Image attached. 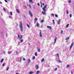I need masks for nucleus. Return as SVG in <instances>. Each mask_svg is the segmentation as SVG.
<instances>
[{"label":"nucleus","mask_w":74,"mask_h":74,"mask_svg":"<svg viewBox=\"0 0 74 74\" xmlns=\"http://www.w3.org/2000/svg\"><path fill=\"white\" fill-rule=\"evenodd\" d=\"M22 23V22L20 21L19 24V27L21 32H23V26Z\"/></svg>","instance_id":"nucleus-1"},{"label":"nucleus","mask_w":74,"mask_h":74,"mask_svg":"<svg viewBox=\"0 0 74 74\" xmlns=\"http://www.w3.org/2000/svg\"><path fill=\"white\" fill-rule=\"evenodd\" d=\"M18 38H19V39H20V40H21V39H22V38L23 37V36H22V35H21L20 37V35L19 34H18Z\"/></svg>","instance_id":"nucleus-2"},{"label":"nucleus","mask_w":74,"mask_h":74,"mask_svg":"<svg viewBox=\"0 0 74 74\" xmlns=\"http://www.w3.org/2000/svg\"><path fill=\"white\" fill-rule=\"evenodd\" d=\"M47 5H46L43 8H42V10L43 11H46V10L45 8H47Z\"/></svg>","instance_id":"nucleus-3"},{"label":"nucleus","mask_w":74,"mask_h":74,"mask_svg":"<svg viewBox=\"0 0 74 74\" xmlns=\"http://www.w3.org/2000/svg\"><path fill=\"white\" fill-rule=\"evenodd\" d=\"M29 14L31 17H33V14L32 13V12L30 11H29Z\"/></svg>","instance_id":"nucleus-4"},{"label":"nucleus","mask_w":74,"mask_h":74,"mask_svg":"<svg viewBox=\"0 0 74 74\" xmlns=\"http://www.w3.org/2000/svg\"><path fill=\"white\" fill-rule=\"evenodd\" d=\"M40 37H42V34H41V30H40Z\"/></svg>","instance_id":"nucleus-5"},{"label":"nucleus","mask_w":74,"mask_h":74,"mask_svg":"<svg viewBox=\"0 0 74 74\" xmlns=\"http://www.w3.org/2000/svg\"><path fill=\"white\" fill-rule=\"evenodd\" d=\"M40 37H42V34H41V30H40Z\"/></svg>","instance_id":"nucleus-6"},{"label":"nucleus","mask_w":74,"mask_h":74,"mask_svg":"<svg viewBox=\"0 0 74 74\" xmlns=\"http://www.w3.org/2000/svg\"><path fill=\"white\" fill-rule=\"evenodd\" d=\"M58 25H59L60 23V20H59L57 22Z\"/></svg>","instance_id":"nucleus-7"},{"label":"nucleus","mask_w":74,"mask_h":74,"mask_svg":"<svg viewBox=\"0 0 74 74\" xmlns=\"http://www.w3.org/2000/svg\"><path fill=\"white\" fill-rule=\"evenodd\" d=\"M30 59H29L27 60V63H30Z\"/></svg>","instance_id":"nucleus-8"},{"label":"nucleus","mask_w":74,"mask_h":74,"mask_svg":"<svg viewBox=\"0 0 74 74\" xmlns=\"http://www.w3.org/2000/svg\"><path fill=\"white\" fill-rule=\"evenodd\" d=\"M47 28L49 29H51L52 28L50 26H48L47 27Z\"/></svg>","instance_id":"nucleus-9"},{"label":"nucleus","mask_w":74,"mask_h":74,"mask_svg":"<svg viewBox=\"0 0 74 74\" xmlns=\"http://www.w3.org/2000/svg\"><path fill=\"white\" fill-rule=\"evenodd\" d=\"M44 12H42V13L43 14V15H45V11H44Z\"/></svg>","instance_id":"nucleus-10"},{"label":"nucleus","mask_w":74,"mask_h":74,"mask_svg":"<svg viewBox=\"0 0 74 74\" xmlns=\"http://www.w3.org/2000/svg\"><path fill=\"white\" fill-rule=\"evenodd\" d=\"M16 10L17 12H18V13H19V12H20L19 10H18V9H16Z\"/></svg>","instance_id":"nucleus-11"},{"label":"nucleus","mask_w":74,"mask_h":74,"mask_svg":"<svg viewBox=\"0 0 74 74\" xmlns=\"http://www.w3.org/2000/svg\"><path fill=\"white\" fill-rule=\"evenodd\" d=\"M36 70L38 69V65H36Z\"/></svg>","instance_id":"nucleus-12"},{"label":"nucleus","mask_w":74,"mask_h":74,"mask_svg":"<svg viewBox=\"0 0 74 74\" xmlns=\"http://www.w3.org/2000/svg\"><path fill=\"white\" fill-rule=\"evenodd\" d=\"M56 39H57V38L56 37L54 39V43H56Z\"/></svg>","instance_id":"nucleus-13"},{"label":"nucleus","mask_w":74,"mask_h":74,"mask_svg":"<svg viewBox=\"0 0 74 74\" xmlns=\"http://www.w3.org/2000/svg\"><path fill=\"white\" fill-rule=\"evenodd\" d=\"M39 73H40V71H37L36 73V74H39Z\"/></svg>","instance_id":"nucleus-14"},{"label":"nucleus","mask_w":74,"mask_h":74,"mask_svg":"<svg viewBox=\"0 0 74 74\" xmlns=\"http://www.w3.org/2000/svg\"><path fill=\"white\" fill-rule=\"evenodd\" d=\"M33 73H34V72L32 71H30L29 72V74H33Z\"/></svg>","instance_id":"nucleus-15"},{"label":"nucleus","mask_w":74,"mask_h":74,"mask_svg":"<svg viewBox=\"0 0 74 74\" xmlns=\"http://www.w3.org/2000/svg\"><path fill=\"white\" fill-rule=\"evenodd\" d=\"M29 2L32 3H34L32 0H29Z\"/></svg>","instance_id":"nucleus-16"},{"label":"nucleus","mask_w":74,"mask_h":74,"mask_svg":"<svg viewBox=\"0 0 74 74\" xmlns=\"http://www.w3.org/2000/svg\"><path fill=\"white\" fill-rule=\"evenodd\" d=\"M4 61V59H2L1 61V63H3V62Z\"/></svg>","instance_id":"nucleus-17"},{"label":"nucleus","mask_w":74,"mask_h":74,"mask_svg":"<svg viewBox=\"0 0 74 74\" xmlns=\"http://www.w3.org/2000/svg\"><path fill=\"white\" fill-rule=\"evenodd\" d=\"M27 27H28L29 28H30V26H29V24L28 23L27 24Z\"/></svg>","instance_id":"nucleus-18"},{"label":"nucleus","mask_w":74,"mask_h":74,"mask_svg":"<svg viewBox=\"0 0 74 74\" xmlns=\"http://www.w3.org/2000/svg\"><path fill=\"white\" fill-rule=\"evenodd\" d=\"M69 24H68L66 25V28H67V27H69Z\"/></svg>","instance_id":"nucleus-19"},{"label":"nucleus","mask_w":74,"mask_h":74,"mask_svg":"<svg viewBox=\"0 0 74 74\" xmlns=\"http://www.w3.org/2000/svg\"><path fill=\"white\" fill-rule=\"evenodd\" d=\"M69 37H67L65 38L66 40H69Z\"/></svg>","instance_id":"nucleus-20"},{"label":"nucleus","mask_w":74,"mask_h":74,"mask_svg":"<svg viewBox=\"0 0 74 74\" xmlns=\"http://www.w3.org/2000/svg\"><path fill=\"white\" fill-rule=\"evenodd\" d=\"M38 20V18H35L34 21H37Z\"/></svg>","instance_id":"nucleus-21"},{"label":"nucleus","mask_w":74,"mask_h":74,"mask_svg":"<svg viewBox=\"0 0 74 74\" xmlns=\"http://www.w3.org/2000/svg\"><path fill=\"white\" fill-rule=\"evenodd\" d=\"M73 45H74V42H72L71 46L73 47Z\"/></svg>","instance_id":"nucleus-22"},{"label":"nucleus","mask_w":74,"mask_h":74,"mask_svg":"<svg viewBox=\"0 0 74 74\" xmlns=\"http://www.w3.org/2000/svg\"><path fill=\"white\" fill-rule=\"evenodd\" d=\"M44 61V59L42 58L41 60V62H43Z\"/></svg>","instance_id":"nucleus-23"},{"label":"nucleus","mask_w":74,"mask_h":74,"mask_svg":"<svg viewBox=\"0 0 74 74\" xmlns=\"http://www.w3.org/2000/svg\"><path fill=\"white\" fill-rule=\"evenodd\" d=\"M8 54H11V52L10 51H9L8 52Z\"/></svg>","instance_id":"nucleus-24"},{"label":"nucleus","mask_w":74,"mask_h":74,"mask_svg":"<svg viewBox=\"0 0 74 74\" xmlns=\"http://www.w3.org/2000/svg\"><path fill=\"white\" fill-rule=\"evenodd\" d=\"M35 55V56H37V52H36Z\"/></svg>","instance_id":"nucleus-25"},{"label":"nucleus","mask_w":74,"mask_h":74,"mask_svg":"<svg viewBox=\"0 0 74 74\" xmlns=\"http://www.w3.org/2000/svg\"><path fill=\"white\" fill-rule=\"evenodd\" d=\"M57 56H58V58H59V54H57Z\"/></svg>","instance_id":"nucleus-26"},{"label":"nucleus","mask_w":74,"mask_h":74,"mask_svg":"<svg viewBox=\"0 0 74 74\" xmlns=\"http://www.w3.org/2000/svg\"><path fill=\"white\" fill-rule=\"evenodd\" d=\"M67 14H69V11L68 10H67L66 11Z\"/></svg>","instance_id":"nucleus-27"},{"label":"nucleus","mask_w":74,"mask_h":74,"mask_svg":"<svg viewBox=\"0 0 74 74\" xmlns=\"http://www.w3.org/2000/svg\"><path fill=\"white\" fill-rule=\"evenodd\" d=\"M37 27H38V26H39V24L38 23H37Z\"/></svg>","instance_id":"nucleus-28"},{"label":"nucleus","mask_w":74,"mask_h":74,"mask_svg":"<svg viewBox=\"0 0 74 74\" xmlns=\"http://www.w3.org/2000/svg\"><path fill=\"white\" fill-rule=\"evenodd\" d=\"M69 16L70 18H71V17L72 16V15H71V14H70L69 15Z\"/></svg>","instance_id":"nucleus-29"},{"label":"nucleus","mask_w":74,"mask_h":74,"mask_svg":"<svg viewBox=\"0 0 74 74\" xmlns=\"http://www.w3.org/2000/svg\"><path fill=\"white\" fill-rule=\"evenodd\" d=\"M10 13L11 15H12V12H10Z\"/></svg>","instance_id":"nucleus-30"},{"label":"nucleus","mask_w":74,"mask_h":74,"mask_svg":"<svg viewBox=\"0 0 74 74\" xmlns=\"http://www.w3.org/2000/svg\"><path fill=\"white\" fill-rule=\"evenodd\" d=\"M51 16H54V14L52 13L51 14Z\"/></svg>","instance_id":"nucleus-31"},{"label":"nucleus","mask_w":74,"mask_h":74,"mask_svg":"<svg viewBox=\"0 0 74 74\" xmlns=\"http://www.w3.org/2000/svg\"><path fill=\"white\" fill-rule=\"evenodd\" d=\"M72 47H73V46L71 45L70 47L69 50H70V49H71V48H72Z\"/></svg>","instance_id":"nucleus-32"},{"label":"nucleus","mask_w":74,"mask_h":74,"mask_svg":"<svg viewBox=\"0 0 74 74\" xmlns=\"http://www.w3.org/2000/svg\"><path fill=\"white\" fill-rule=\"evenodd\" d=\"M35 59V56H34L33 58H32L33 60H34Z\"/></svg>","instance_id":"nucleus-33"},{"label":"nucleus","mask_w":74,"mask_h":74,"mask_svg":"<svg viewBox=\"0 0 74 74\" xmlns=\"http://www.w3.org/2000/svg\"><path fill=\"white\" fill-rule=\"evenodd\" d=\"M40 4H41V7L42 8V3L41 2V1H40Z\"/></svg>","instance_id":"nucleus-34"},{"label":"nucleus","mask_w":74,"mask_h":74,"mask_svg":"<svg viewBox=\"0 0 74 74\" xmlns=\"http://www.w3.org/2000/svg\"><path fill=\"white\" fill-rule=\"evenodd\" d=\"M41 23H42V22H44V20H41Z\"/></svg>","instance_id":"nucleus-35"},{"label":"nucleus","mask_w":74,"mask_h":74,"mask_svg":"<svg viewBox=\"0 0 74 74\" xmlns=\"http://www.w3.org/2000/svg\"><path fill=\"white\" fill-rule=\"evenodd\" d=\"M38 52H40V49H38Z\"/></svg>","instance_id":"nucleus-36"},{"label":"nucleus","mask_w":74,"mask_h":74,"mask_svg":"<svg viewBox=\"0 0 74 74\" xmlns=\"http://www.w3.org/2000/svg\"><path fill=\"white\" fill-rule=\"evenodd\" d=\"M57 18H58V15L57 14H56L55 16Z\"/></svg>","instance_id":"nucleus-37"},{"label":"nucleus","mask_w":74,"mask_h":74,"mask_svg":"<svg viewBox=\"0 0 74 74\" xmlns=\"http://www.w3.org/2000/svg\"><path fill=\"white\" fill-rule=\"evenodd\" d=\"M9 70V67H8L6 69L7 70Z\"/></svg>","instance_id":"nucleus-38"},{"label":"nucleus","mask_w":74,"mask_h":74,"mask_svg":"<svg viewBox=\"0 0 74 74\" xmlns=\"http://www.w3.org/2000/svg\"><path fill=\"white\" fill-rule=\"evenodd\" d=\"M53 24H54L55 23V21H54V20H53Z\"/></svg>","instance_id":"nucleus-39"},{"label":"nucleus","mask_w":74,"mask_h":74,"mask_svg":"<svg viewBox=\"0 0 74 74\" xmlns=\"http://www.w3.org/2000/svg\"><path fill=\"white\" fill-rule=\"evenodd\" d=\"M71 74H73V71H71Z\"/></svg>","instance_id":"nucleus-40"},{"label":"nucleus","mask_w":74,"mask_h":74,"mask_svg":"<svg viewBox=\"0 0 74 74\" xmlns=\"http://www.w3.org/2000/svg\"><path fill=\"white\" fill-rule=\"evenodd\" d=\"M23 60H26V59H25V58H23Z\"/></svg>","instance_id":"nucleus-41"},{"label":"nucleus","mask_w":74,"mask_h":74,"mask_svg":"<svg viewBox=\"0 0 74 74\" xmlns=\"http://www.w3.org/2000/svg\"><path fill=\"white\" fill-rule=\"evenodd\" d=\"M68 2L69 3H71V1L70 0H69L68 1Z\"/></svg>","instance_id":"nucleus-42"},{"label":"nucleus","mask_w":74,"mask_h":74,"mask_svg":"<svg viewBox=\"0 0 74 74\" xmlns=\"http://www.w3.org/2000/svg\"><path fill=\"white\" fill-rule=\"evenodd\" d=\"M21 42H23V40H22V39L21 40Z\"/></svg>","instance_id":"nucleus-43"},{"label":"nucleus","mask_w":74,"mask_h":74,"mask_svg":"<svg viewBox=\"0 0 74 74\" xmlns=\"http://www.w3.org/2000/svg\"><path fill=\"white\" fill-rule=\"evenodd\" d=\"M5 65V63L3 64L2 66H4V65Z\"/></svg>","instance_id":"nucleus-44"},{"label":"nucleus","mask_w":74,"mask_h":74,"mask_svg":"<svg viewBox=\"0 0 74 74\" xmlns=\"http://www.w3.org/2000/svg\"><path fill=\"white\" fill-rule=\"evenodd\" d=\"M58 62H59L60 63H61V61H60V60H58Z\"/></svg>","instance_id":"nucleus-45"},{"label":"nucleus","mask_w":74,"mask_h":74,"mask_svg":"<svg viewBox=\"0 0 74 74\" xmlns=\"http://www.w3.org/2000/svg\"><path fill=\"white\" fill-rule=\"evenodd\" d=\"M37 5H38V6H40V4H39V3H37Z\"/></svg>","instance_id":"nucleus-46"},{"label":"nucleus","mask_w":74,"mask_h":74,"mask_svg":"<svg viewBox=\"0 0 74 74\" xmlns=\"http://www.w3.org/2000/svg\"><path fill=\"white\" fill-rule=\"evenodd\" d=\"M3 10L5 11H6V10H5V9L4 8H3Z\"/></svg>","instance_id":"nucleus-47"},{"label":"nucleus","mask_w":74,"mask_h":74,"mask_svg":"<svg viewBox=\"0 0 74 74\" xmlns=\"http://www.w3.org/2000/svg\"><path fill=\"white\" fill-rule=\"evenodd\" d=\"M57 69H57V68H56V69H55V71H56V70H57Z\"/></svg>","instance_id":"nucleus-48"},{"label":"nucleus","mask_w":74,"mask_h":74,"mask_svg":"<svg viewBox=\"0 0 74 74\" xmlns=\"http://www.w3.org/2000/svg\"><path fill=\"white\" fill-rule=\"evenodd\" d=\"M61 34H62V33H63V31H61Z\"/></svg>","instance_id":"nucleus-49"},{"label":"nucleus","mask_w":74,"mask_h":74,"mask_svg":"<svg viewBox=\"0 0 74 74\" xmlns=\"http://www.w3.org/2000/svg\"><path fill=\"white\" fill-rule=\"evenodd\" d=\"M5 2H6V3H7V0H5Z\"/></svg>","instance_id":"nucleus-50"},{"label":"nucleus","mask_w":74,"mask_h":74,"mask_svg":"<svg viewBox=\"0 0 74 74\" xmlns=\"http://www.w3.org/2000/svg\"><path fill=\"white\" fill-rule=\"evenodd\" d=\"M20 61H22V58H20Z\"/></svg>","instance_id":"nucleus-51"},{"label":"nucleus","mask_w":74,"mask_h":74,"mask_svg":"<svg viewBox=\"0 0 74 74\" xmlns=\"http://www.w3.org/2000/svg\"><path fill=\"white\" fill-rule=\"evenodd\" d=\"M69 67V64L67 65V67Z\"/></svg>","instance_id":"nucleus-52"},{"label":"nucleus","mask_w":74,"mask_h":74,"mask_svg":"<svg viewBox=\"0 0 74 74\" xmlns=\"http://www.w3.org/2000/svg\"><path fill=\"white\" fill-rule=\"evenodd\" d=\"M18 44H21V42H18Z\"/></svg>","instance_id":"nucleus-53"},{"label":"nucleus","mask_w":74,"mask_h":74,"mask_svg":"<svg viewBox=\"0 0 74 74\" xmlns=\"http://www.w3.org/2000/svg\"><path fill=\"white\" fill-rule=\"evenodd\" d=\"M58 68H60V66H58Z\"/></svg>","instance_id":"nucleus-54"},{"label":"nucleus","mask_w":74,"mask_h":74,"mask_svg":"<svg viewBox=\"0 0 74 74\" xmlns=\"http://www.w3.org/2000/svg\"><path fill=\"white\" fill-rule=\"evenodd\" d=\"M42 4L43 5V6H44V3H42Z\"/></svg>","instance_id":"nucleus-55"},{"label":"nucleus","mask_w":74,"mask_h":74,"mask_svg":"<svg viewBox=\"0 0 74 74\" xmlns=\"http://www.w3.org/2000/svg\"><path fill=\"white\" fill-rule=\"evenodd\" d=\"M29 6L30 8H31V6H30V5H29Z\"/></svg>","instance_id":"nucleus-56"},{"label":"nucleus","mask_w":74,"mask_h":74,"mask_svg":"<svg viewBox=\"0 0 74 74\" xmlns=\"http://www.w3.org/2000/svg\"><path fill=\"white\" fill-rule=\"evenodd\" d=\"M0 4H2V2L0 1Z\"/></svg>","instance_id":"nucleus-57"},{"label":"nucleus","mask_w":74,"mask_h":74,"mask_svg":"<svg viewBox=\"0 0 74 74\" xmlns=\"http://www.w3.org/2000/svg\"><path fill=\"white\" fill-rule=\"evenodd\" d=\"M9 17L10 18H11V16H9Z\"/></svg>","instance_id":"nucleus-58"},{"label":"nucleus","mask_w":74,"mask_h":74,"mask_svg":"<svg viewBox=\"0 0 74 74\" xmlns=\"http://www.w3.org/2000/svg\"><path fill=\"white\" fill-rule=\"evenodd\" d=\"M4 54H5V51H4Z\"/></svg>","instance_id":"nucleus-59"},{"label":"nucleus","mask_w":74,"mask_h":74,"mask_svg":"<svg viewBox=\"0 0 74 74\" xmlns=\"http://www.w3.org/2000/svg\"><path fill=\"white\" fill-rule=\"evenodd\" d=\"M30 43H28V45H30Z\"/></svg>","instance_id":"nucleus-60"},{"label":"nucleus","mask_w":74,"mask_h":74,"mask_svg":"<svg viewBox=\"0 0 74 74\" xmlns=\"http://www.w3.org/2000/svg\"><path fill=\"white\" fill-rule=\"evenodd\" d=\"M6 36H7V34H6Z\"/></svg>","instance_id":"nucleus-61"},{"label":"nucleus","mask_w":74,"mask_h":74,"mask_svg":"<svg viewBox=\"0 0 74 74\" xmlns=\"http://www.w3.org/2000/svg\"><path fill=\"white\" fill-rule=\"evenodd\" d=\"M16 53H18V52L17 51H16Z\"/></svg>","instance_id":"nucleus-62"},{"label":"nucleus","mask_w":74,"mask_h":74,"mask_svg":"<svg viewBox=\"0 0 74 74\" xmlns=\"http://www.w3.org/2000/svg\"><path fill=\"white\" fill-rule=\"evenodd\" d=\"M25 8H26V6H25Z\"/></svg>","instance_id":"nucleus-63"},{"label":"nucleus","mask_w":74,"mask_h":74,"mask_svg":"<svg viewBox=\"0 0 74 74\" xmlns=\"http://www.w3.org/2000/svg\"><path fill=\"white\" fill-rule=\"evenodd\" d=\"M36 22V21H35V23Z\"/></svg>","instance_id":"nucleus-64"}]
</instances>
